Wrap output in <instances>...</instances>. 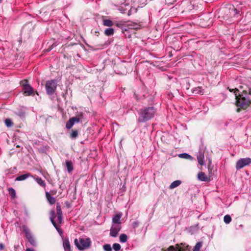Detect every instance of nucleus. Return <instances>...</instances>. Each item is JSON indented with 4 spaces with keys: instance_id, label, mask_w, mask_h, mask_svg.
<instances>
[{
    "instance_id": "obj_1",
    "label": "nucleus",
    "mask_w": 251,
    "mask_h": 251,
    "mask_svg": "<svg viewBox=\"0 0 251 251\" xmlns=\"http://www.w3.org/2000/svg\"><path fill=\"white\" fill-rule=\"evenodd\" d=\"M156 112L153 106L146 107L140 109L139 111L138 121L139 123L146 122L153 118Z\"/></svg>"
},
{
    "instance_id": "obj_2",
    "label": "nucleus",
    "mask_w": 251,
    "mask_h": 251,
    "mask_svg": "<svg viewBox=\"0 0 251 251\" xmlns=\"http://www.w3.org/2000/svg\"><path fill=\"white\" fill-rule=\"evenodd\" d=\"M74 243L77 249L80 251L89 249L91 245V241L89 238H80L79 240L75 239Z\"/></svg>"
},
{
    "instance_id": "obj_3",
    "label": "nucleus",
    "mask_w": 251,
    "mask_h": 251,
    "mask_svg": "<svg viewBox=\"0 0 251 251\" xmlns=\"http://www.w3.org/2000/svg\"><path fill=\"white\" fill-rule=\"evenodd\" d=\"M57 85L56 80L47 81L45 85L47 93L49 95H53L56 89Z\"/></svg>"
},
{
    "instance_id": "obj_4",
    "label": "nucleus",
    "mask_w": 251,
    "mask_h": 251,
    "mask_svg": "<svg viewBox=\"0 0 251 251\" xmlns=\"http://www.w3.org/2000/svg\"><path fill=\"white\" fill-rule=\"evenodd\" d=\"M236 100V104L237 106L240 107L243 109L247 107L250 103V100H247L242 95L238 94L235 97Z\"/></svg>"
},
{
    "instance_id": "obj_5",
    "label": "nucleus",
    "mask_w": 251,
    "mask_h": 251,
    "mask_svg": "<svg viewBox=\"0 0 251 251\" xmlns=\"http://www.w3.org/2000/svg\"><path fill=\"white\" fill-rule=\"evenodd\" d=\"M251 164V158L248 157L241 158L236 162L235 167L237 170H239Z\"/></svg>"
},
{
    "instance_id": "obj_6",
    "label": "nucleus",
    "mask_w": 251,
    "mask_h": 251,
    "mask_svg": "<svg viewBox=\"0 0 251 251\" xmlns=\"http://www.w3.org/2000/svg\"><path fill=\"white\" fill-rule=\"evenodd\" d=\"M23 232L25 233V236L28 241L32 246H36V243L33 237L30 230L25 226H23Z\"/></svg>"
},
{
    "instance_id": "obj_7",
    "label": "nucleus",
    "mask_w": 251,
    "mask_h": 251,
    "mask_svg": "<svg viewBox=\"0 0 251 251\" xmlns=\"http://www.w3.org/2000/svg\"><path fill=\"white\" fill-rule=\"evenodd\" d=\"M21 85L23 86L24 94L25 96H30L33 94V90L31 86L28 83L26 80L21 82Z\"/></svg>"
},
{
    "instance_id": "obj_8",
    "label": "nucleus",
    "mask_w": 251,
    "mask_h": 251,
    "mask_svg": "<svg viewBox=\"0 0 251 251\" xmlns=\"http://www.w3.org/2000/svg\"><path fill=\"white\" fill-rule=\"evenodd\" d=\"M121 228V225L112 224L110 228V235L113 237H117Z\"/></svg>"
},
{
    "instance_id": "obj_9",
    "label": "nucleus",
    "mask_w": 251,
    "mask_h": 251,
    "mask_svg": "<svg viewBox=\"0 0 251 251\" xmlns=\"http://www.w3.org/2000/svg\"><path fill=\"white\" fill-rule=\"evenodd\" d=\"M50 220L52 224L53 225V226L56 228L57 231H58V230H59L60 229V226H58L54 221V219L55 218V214L54 211L53 210H51L50 212Z\"/></svg>"
},
{
    "instance_id": "obj_10",
    "label": "nucleus",
    "mask_w": 251,
    "mask_h": 251,
    "mask_svg": "<svg viewBox=\"0 0 251 251\" xmlns=\"http://www.w3.org/2000/svg\"><path fill=\"white\" fill-rule=\"evenodd\" d=\"M178 251H191V247L185 243L177 244Z\"/></svg>"
},
{
    "instance_id": "obj_11",
    "label": "nucleus",
    "mask_w": 251,
    "mask_h": 251,
    "mask_svg": "<svg viewBox=\"0 0 251 251\" xmlns=\"http://www.w3.org/2000/svg\"><path fill=\"white\" fill-rule=\"evenodd\" d=\"M204 152H202L201 151H200L199 152V154L197 155V159L198 161L199 164L201 165V167H200L198 166V167L201 170L202 169V166L204 164Z\"/></svg>"
},
{
    "instance_id": "obj_12",
    "label": "nucleus",
    "mask_w": 251,
    "mask_h": 251,
    "mask_svg": "<svg viewBox=\"0 0 251 251\" xmlns=\"http://www.w3.org/2000/svg\"><path fill=\"white\" fill-rule=\"evenodd\" d=\"M122 214L118 213L114 215L112 218V224L121 225V218Z\"/></svg>"
},
{
    "instance_id": "obj_13",
    "label": "nucleus",
    "mask_w": 251,
    "mask_h": 251,
    "mask_svg": "<svg viewBox=\"0 0 251 251\" xmlns=\"http://www.w3.org/2000/svg\"><path fill=\"white\" fill-rule=\"evenodd\" d=\"M63 246L65 251H72L70 243L68 238L63 239Z\"/></svg>"
},
{
    "instance_id": "obj_14",
    "label": "nucleus",
    "mask_w": 251,
    "mask_h": 251,
    "mask_svg": "<svg viewBox=\"0 0 251 251\" xmlns=\"http://www.w3.org/2000/svg\"><path fill=\"white\" fill-rule=\"evenodd\" d=\"M65 166L68 173H71L74 170V166L73 165V162L71 160H66Z\"/></svg>"
},
{
    "instance_id": "obj_15",
    "label": "nucleus",
    "mask_w": 251,
    "mask_h": 251,
    "mask_svg": "<svg viewBox=\"0 0 251 251\" xmlns=\"http://www.w3.org/2000/svg\"><path fill=\"white\" fill-rule=\"evenodd\" d=\"M46 197L47 199L48 202L50 204L52 205L55 203L56 199L54 197L51 196L49 192H46Z\"/></svg>"
},
{
    "instance_id": "obj_16",
    "label": "nucleus",
    "mask_w": 251,
    "mask_h": 251,
    "mask_svg": "<svg viewBox=\"0 0 251 251\" xmlns=\"http://www.w3.org/2000/svg\"><path fill=\"white\" fill-rule=\"evenodd\" d=\"M30 176H32L31 174L30 173H26V174H23V175H20V176H17L15 178V180H17V181L24 180Z\"/></svg>"
},
{
    "instance_id": "obj_17",
    "label": "nucleus",
    "mask_w": 251,
    "mask_h": 251,
    "mask_svg": "<svg viewBox=\"0 0 251 251\" xmlns=\"http://www.w3.org/2000/svg\"><path fill=\"white\" fill-rule=\"evenodd\" d=\"M83 115L82 113L77 114L76 116L71 118L74 124L78 123L83 118Z\"/></svg>"
},
{
    "instance_id": "obj_18",
    "label": "nucleus",
    "mask_w": 251,
    "mask_h": 251,
    "mask_svg": "<svg viewBox=\"0 0 251 251\" xmlns=\"http://www.w3.org/2000/svg\"><path fill=\"white\" fill-rule=\"evenodd\" d=\"M178 156L181 158L189 159L191 160L194 159V158L192 156H191L190 154L187 153H180L178 154Z\"/></svg>"
},
{
    "instance_id": "obj_19",
    "label": "nucleus",
    "mask_w": 251,
    "mask_h": 251,
    "mask_svg": "<svg viewBox=\"0 0 251 251\" xmlns=\"http://www.w3.org/2000/svg\"><path fill=\"white\" fill-rule=\"evenodd\" d=\"M181 183V181L179 180L173 181L169 186L170 189H172L178 186Z\"/></svg>"
},
{
    "instance_id": "obj_20",
    "label": "nucleus",
    "mask_w": 251,
    "mask_h": 251,
    "mask_svg": "<svg viewBox=\"0 0 251 251\" xmlns=\"http://www.w3.org/2000/svg\"><path fill=\"white\" fill-rule=\"evenodd\" d=\"M114 30L112 28H107L104 31V34L106 36H111L114 34Z\"/></svg>"
},
{
    "instance_id": "obj_21",
    "label": "nucleus",
    "mask_w": 251,
    "mask_h": 251,
    "mask_svg": "<svg viewBox=\"0 0 251 251\" xmlns=\"http://www.w3.org/2000/svg\"><path fill=\"white\" fill-rule=\"evenodd\" d=\"M35 181L41 186L45 187L46 186V183L41 177H37L35 178Z\"/></svg>"
},
{
    "instance_id": "obj_22",
    "label": "nucleus",
    "mask_w": 251,
    "mask_h": 251,
    "mask_svg": "<svg viewBox=\"0 0 251 251\" xmlns=\"http://www.w3.org/2000/svg\"><path fill=\"white\" fill-rule=\"evenodd\" d=\"M103 24L104 26H111L113 25V23L110 20L105 19L103 20Z\"/></svg>"
},
{
    "instance_id": "obj_23",
    "label": "nucleus",
    "mask_w": 251,
    "mask_h": 251,
    "mask_svg": "<svg viewBox=\"0 0 251 251\" xmlns=\"http://www.w3.org/2000/svg\"><path fill=\"white\" fill-rule=\"evenodd\" d=\"M74 124H74L73 120H72V119L70 118L68 120V121L66 123V128L70 129L73 127V126L74 125Z\"/></svg>"
},
{
    "instance_id": "obj_24",
    "label": "nucleus",
    "mask_w": 251,
    "mask_h": 251,
    "mask_svg": "<svg viewBox=\"0 0 251 251\" xmlns=\"http://www.w3.org/2000/svg\"><path fill=\"white\" fill-rule=\"evenodd\" d=\"M202 246V242H198L196 245L195 246L193 250L192 251H200V249L201 248Z\"/></svg>"
},
{
    "instance_id": "obj_25",
    "label": "nucleus",
    "mask_w": 251,
    "mask_h": 251,
    "mask_svg": "<svg viewBox=\"0 0 251 251\" xmlns=\"http://www.w3.org/2000/svg\"><path fill=\"white\" fill-rule=\"evenodd\" d=\"M208 170L209 172V174L210 175H212L213 174V165H211V161L210 159H208Z\"/></svg>"
},
{
    "instance_id": "obj_26",
    "label": "nucleus",
    "mask_w": 251,
    "mask_h": 251,
    "mask_svg": "<svg viewBox=\"0 0 251 251\" xmlns=\"http://www.w3.org/2000/svg\"><path fill=\"white\" fill-rule=\"evenodd\" d=\"M8 192H9V194L10 196L11 197V198L14 199L16 198V191L13 188H9Z\"/></svg>"
},
{
    "instance_id": "obj_27",
    "label": "nucleus",
    "mask_w": 251,
    "mask_h": 251,
    "mask_svg": "<svg viewBox=\"0 0 251 251\" xmlns=\"http://www.w3.org/2000/svg\"><path fill=\"white\" fill-rule=\"evenodd\" d=\"M119 239L121 243H125L127 241V236L126 234H121L119 237Z\"/></svg>"
},
{
    "instance_id": "obj_28",
    "label": "nucleus",
    "mask_w": 251,
    "mask_h": 251,
    "mask_svg": "<svg viewBox=\"0 0 251 251\" xmlns=\"http://www.w3.org/2000/svg\"><path fill=\"white\" fill-rule=\"evenodd\" d=\"M198 230V225L195 226H192L189 229V232L191 233V234H194Z\"/></svg>"
},
{
    "instance_id": "obj_29",
    "label": "nucleus",
    "mask_w": 251,
    "mask_h": 251,
    "mask_svg": "<svg viewBox=\"0 0 251 251\" xmlns=\"http://www.w3.org/2000/svg\"><path fill=\"white\" fill-rule=\"evenodd\" d=\"M231 221V218L230 215H226L224 216V221L226 224H229Z\"/></svg>"
},
{
    "instance_id": "obj_30",
    "label": "nucleus",
    "mask_w": 251,
    "mask_h": 251,
    "mask_svg": "<svg viewBox=\"0 0 251 251\" xmlns=\"http://www.w3.org/2000/svg\"><path fill=\"white\" fill-rule=\"evenodd\" d=\"M78 136V131L76 130H74L72 131L71 135L70 137L72 139H75Z\"/></svg>"
},
{
    "instance_id": "obj_31",
    "label": "nucleus",
    "mask_w": 251,
    "mask_h": 251,
    "mask_svg": "<svg viewBox=\"0 0 251 251\" xmlns=\"http://www.w3.org/2000/svg\"><path fill=\"white\" fill-rule=\"evenodd\" d=\"M56 211L57 215H62L61 207L59 203H57L56 204Z\"/></svg>"
},
{
    "instance_id": "obj_32",
    "label": "nucleus",
    "mask_w": 251,
    "mask_h": 251,
    "mask_svg": "<svg viewBox=\"0 0 251 251\" xmlns=\"http://www.w3.org/2000/svg\"><path fill=\"white\" fill-rule=\"evenodd\" d=\"M4 123H5V125L7 127H11L13 125V122L9 119H6L5 120Z\"/></svg>"
},
{
    "instance_id": "obj_33",
    "label": "nucleus",
    "mask_w": 251,
    "mask_h": 251,
    "mask_svg": "<svg viewBox=\"0 0 251 251\" xmlns=\"http://www.w3.org/2000/svg\"><path fill=\"white\" fill-rule=\"evenodd\" d=\"M113 248L115 251H119L121 248V246L118 243H114L113 245Z\"/></svg>"
},
{
    "instance_id": "obj_34",
    "label": "nucleus",
    "mask_w": 251,
    "mask_h": 251,
    "mask_svg": "<svg viewBox=\"0 0 251 251\" xmlns=\"http://www.w3.org/2000/svg\"><path fill=\"white\" fill-rule=\"evenodd\" d=\"M103 249L105 251H112V248L110 244H105L103 246Z\"/></svg>"
},
{
    "instance_id": "obj_35",
    "label": "nucleus",
    "mask_w": 251,
    "mask_h": 251,
    "mask_svg": "<svg viewBox=\"0 0 251 251\" xmlns=\"http://www.w3.org/2000/svg\"><path fill=\"white\" fill-rule=\"evenodd\" d=\"M202 88L201 87H197V88H195L193 91V93L195 94H201L202 93Z\"/></svg>"
},
{
    "instance_id": "obj_36",
    "label": "nucleus",
    "mask_w": 251,
    "mask_h": 251,
    "mask_svg": "<svg viewBox=\"0 0 251 251\" xmlns=\"http://www.w3.org/2000/svg\"><path fill=\"white\" fill-rule=\"evenodd\" d=\"M198 178L202 181H204V173H203L202 172H201L200 173H199L198 175Z\"/></svg>"
},
{
    "instance_id": "obj_37",
    "label": "nucleus",
    "mask_w": 251,
    "mask_h": 251,
    "mask_svg": "<svg viewBox=\"0 0 251 251\" xmlns=\"http://www.w3.org/2000/svg\"><path fill=\"white\" fill-rule=\"evenodd\" d=\"M57 221L59 224H61L63 222L62 215H57Z\"/></svg>"
},
{
    "instance_id": "obj_38",
    "label": "nucleus",
    "mask_w": 251,
    "mask_h": 251,
    "mask_svg": "<svg viewBox=\"0 0 251 251\" xmlns=\"http://www.w3.org/2000/svg\"><path fill=\"white\" fill-rule=\"evenodd\" d=\"M229 91H230V92H233V93H234V94H235V97H236V96H237V92H239L238 89H237V88H235V89H229Z\"/></svg>"
},
{
    "instance_id": "obj_39",
    "label": "nucleus",
    "mask_w": 251,
    "mask_h": 251,
    "mask_svg": "<svg viewBox=\"0 0 251 251\" xmlns=\"http://www.w3.org/2000/svg\"><path fill=\"white\" fill-rule=\"evenodd\" d=\"M210 175H211L209 174V177H207V176H206L205 175V182H206V181L208 182V181H209L210 180Z\"/></svg>"
},
{
    "instance_id": "obj_40",
    "label": "nucleus",
    "mask_w": 251,
    "mask_h": 251,
    "mask_svg": "<svg viewBox=\"0 0 251 251\" xmlns=\"http://www.w3.org/2000/svg\"><path fill=\"white\" fill-rule=\"evenodd\" d=\"M4 249V245L2 243H0V250H2Z\"/></svg>"
},
{
    "instance_id": "obj_41",
    "label": "nucleus",
    "mask_w": 251,
    "mask_h": 251,
    "mask_svg": "<svg viewBox=\"0 0 251 251\" xmlns=\"http://www.w3.org/2000/svg\"><path fill=\"white\" fill-rule=\"evenodd\" d=\"M208 19H209V21H210V23L211 24V25H212V23L213 22V19H212V18L208 16Z\"/></svg>"
},
{
    "instance_id": "obj_42",
    "label": "nucleus",
    "mask_w": 251,
    "mask_h": 251,
    "mask_svg": "<svg viewBox=\"0 0 251 251\" xmlns=\"http://www.w3.org/2000/svg\"><path fill=\"white\" fill-rule=\"evenodd\" d=\"M57 231L59 233L60 235H61L63 233V231L61 228L59 230H58Z\"/></svg>"
},
{
    "instance_id": "obj_43",
    "label": "nucleus",
    "mask_w": 251,
    "mask_h": 251,
    "mask_svg": "<svg viewBox=\"0 0 251 251\" xmlns=\"http://www.w3.org/2000/svg\"><path fill=\"white\" fill-rule=\"evenodd\" d=\"M25 251H35L33 249L27 248Z\"/></svg>"
},
{
    "instance_id": "obj_44",
    "label": "nucleus",
    "mask_w": 251,
    "mask_h": 251,
    "mask_svg": "<svg viewBox=\"0 0 251 251\" xmlns=\"http://www.w3.org/2000/svg\"><path fill=\"white\" fill-rule=\"evenodd\" d=\"M56 192V191H54V190L50 191V193H51L52 195L55 194Z\"/></svg>"
},
{
    "instance_id": "obj_45",
    "label": "nucleus",
    "mask_w": 251,
    "mask_h": 251,
    "mask_svg": "<svg viewBox=\"0 0 251 251\" xmlns=\"http://www.w3.org/2000/svg\"><path fill=\"white\" fill-rule=\"evenodd\" d=\"M213 0H207V1H205V2H211Z\"/></svg>"
},
{
    "instance_id": "obj_46",
    "label": "nucleus",
    "mask_w": 251,
    "mask_h": 251,
    "mask_svg": "<svg viewBox=\"0 0 251 251\" xmlns=\"http://www.w3.org/2000/svg\"><path fill=\"white\" fill-rule=\"evenodd\" d=\"M243 93H245V94H246L247 93V91H245V90H244V91H243Z\"/></svg>"
},
{
    "instance_id": "obj_47",
    "label": "nucleus",
    "mask_w": 251,
    "mask_h": 251,
    "mask_svg": "<svg viewBox=\"0 0 251 251\" xmlns=\"http://www.w3.org/2000/svg\"><path fill=\"white\" fill-rule=\"evenodd\" d=\"M134 224H135V225H137L138 224L136 222H134Z\"/></svg>"
},
{
    "instance_id": "obj_48",
    "label": "nucleus",
    "mask_w": 251,
    "mask_h": 251,
    "mask_svg": "<svg viewBox=\"0 0 251 251\" xmlns=\"http://www.w3.org/2000/svg\"><path fill=\"white\" fill-rule=\"evenodd\" d=\"M117 25L118 26H120V24H117Z\"/></svg>"
},
{
    "instance_id": "obj_49",
    "label": "nucleus",
    "mask_w": 251,
    "mask_h": 251,
    "mask_svg": "<svg viewBox=\"0 0 251 251\" xmlns=\"http://www.w3.org/2000/svg\"><path fill=\"white\" fill-rule=\"evenodd\" d=\"M251 91L250 90L249 94H251Z\"/></svg>"
},
{
    "instance_id": "obj_50",
    "label": "nucleus",
    "mask_w": 251,
    "mask_h": 251,
    "mask_svg": "<svg viewBox=\"0 0 251 251\" xmlns=\"http://www.w3.org/2000/svg\"><path fill=\"white\" fill-rule=\"evenodd\" d=\"M2 0H0V2L1 1H2Z\"/></svg>"
}]
</instances>
